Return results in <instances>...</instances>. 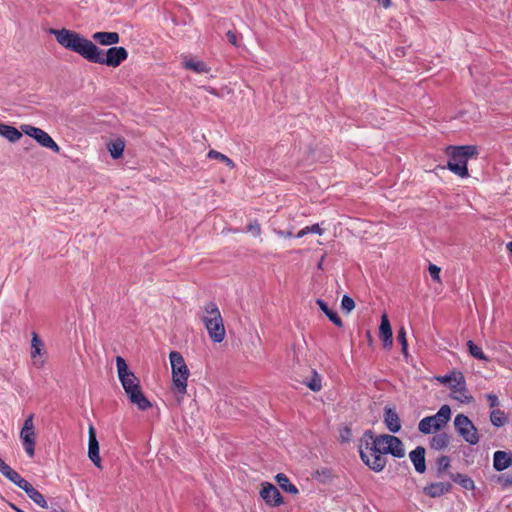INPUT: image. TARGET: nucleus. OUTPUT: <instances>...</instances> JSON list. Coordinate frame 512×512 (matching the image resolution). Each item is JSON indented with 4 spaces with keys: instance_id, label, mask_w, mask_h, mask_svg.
<instances>
[{
    "instance_id": "nucleus-19",
    "label": "nucleus",
    "mask_w": 512,
    "mask_h": 512,
    "mask_svg": "<svg viewBox=\"0 0 512 512\" xmlns=\"http://www.w3.org/2000/svg\"><path fill=\"white\" fill-rule=\"evenodd\" d=\"M22 130H18L14 126L0 123V136L6 138L9 142L15 143L22 137Z\"/></svg>"
},
{
    "instance_id": "nucleus-15",
    "label": "nucleus",
    "mask_w": 512,
    "mask_h": 512,
    "mask_svg": "<svg viewBox=\"0 0 512 512\" xmlns=\"http://www.w3.org/2000/svg\"><path fill=\"white\" fill-rule=\"evenodd\" d=\"M425 448L417 446L409 453V458L414 465L416 472L423 474L426 471Z\"/></svg>"
},
{
    "instance_id": "nucleus-7",
    "label": "nucleus",
    "mask_w": 512,
    "mask_h": 512,
    "mask_svg": "<svg viewBox=\"0 0 512 512\" xmlns=\"http://www.w3.org/2000/svg\"><path fill=\"white\" fill-rule=\"evenodd\" d=\"M454 427L456 432L469 444L475 445L479 442L478 431L473 422L466 415H456Z\"/></svg>"
},
{
    "instance_id": "nucleus-27",
    "label": "nucleus",
    "mask_w": 512,
    "mask_h": 512,
    "mask_svg": "<svg viewBox=\"0 0 512 512\" xmlns=\"http://www.w3.org/2000/svg\"><path fill=\"white\" fill-rule=\"evenodd\" d=\"M449 436L446 433H439L434 435L430 440V446L432 449L441 450L448 446Z\"/></svg>"
},
{
    "instance_id": "nucleus-26",
    "label": "nucleus",
    "mask_w": 512,
    "mask_h": 512,
    "mask_svg": "<svg viewBox=\"0 0 512 512\" xmlns=\"http://www.w3.org/2000/svg\"><path fill=\"white\" fill-rule=\"evenodd\" d=\"M183 66L184 68L193 70L197 73H208L210 71V68L200 60H185L183 62Z\"/></svg>"
},
{
    "instance_id": "nucleus-12",
    "label": "nucleus",
    "mask_w": 512,
    "mask_h": 512,
    "mask_svg": "<svg viewBox=\"0 0 512 512\" xmlns=\"http://www.w3.org/2000/svg\"><path fill=\"white\" fill-rule=\"evenodd\" d=\"M452 485L449 482H433L423 488V493L431 498H437L449 493Z\"/></svg>"
},
{
    "instance_id": "nucleus-17",
    "label": "nucleus",
    "mask_w": 512,
    "mask_h": 512,
    "mask_svg": "<svg viewBox=\"0 0 512 512\" xmlns=\"http://www.w3.org/2000/svg\"><path fill=\"white\" fill-rule=\"evenodd\" d=\"M92 39L102 46H110L118 44L120 36L117 32H95Z\"/></svg>"
},
{
    "instance_id": "nucleus-13",
    "label": "nucleus",
    "mask_w": 512,
    "mask_h": 512,
    "mask_svg": "<svg viewBox=\"0 0 512 512\" xmlns=\"http://www.w3.org/2000/svg\"><path fill=\"white\" fill-rule=\"evenodd\" d=\"M205 327L213 342L220 343L224 340L226 332L222 318H219L212 323H207Z\"/></svg>"
},
{
    "instance_id": "nucleus-38",
    "label": "nucleus",
    "mask_w": 512,
    "mask_h": 512,
    "mask_svg": "<svg viewBox=\"0 0 512 512\" xmlns=\"http://www.w3.org/2000/svg\"><path fill=\"white\" fill-rule=\"evenodd\" d=\"M3 476L6 477L7 479H9L14 484H16V482L21 477V475L18 472H16L15 470H13L11 467H9L6 470V472L3 474Z\"/></svg>"
},
{
    "instance_id": "nucleus-23",
    "label": "nucleus",
    "mask_w": 512,
    "mask_h": 512,
    "mask_svg": "<svg viewBox=\"0 0 512 512\" xmlns=\"http://www.w3.org/2000/svg\"><path fill=\"white\" fill-rule=\"evenodd\" d=\"M451 388H452L451 396L453 399H455L461 403H469L473 399L472 396L467 394L465 384L452 385Z\"/></svg>"
},
{
    "instance_id": "nucleus-46",
    "label": "nucleus",
    "mask_w": 512,
    "mask_h": 512,
    "mask_svg": "<svg viewBox=\"0 0 512 512\" xmlns=\"http://www.w3.org/2000/svg\"><path fill=\"white\" fill-rule=\"evenodd\" d=\"M276 234L280 237H285V238H291L293 236L292 232L291 231H282V230H277L276 231Z\"/></svg>"
},
{
    "instance_id": "nucleus-42",
    "label": "nucleus",
    "mask_w": 512,
    "mask_h": 512,
    "mask_svg": "<svg viewBox=\"0 0 512 512\" xmlns=\"http://www.w3.org/2000/svg\"><path fill=\"white\" fill-rule=\"evenodd\" d=\"M226 36L228 38V41L233 45V46H238V38H237V35L235 32L229 30L227 33H226Z\"/></svg>"
},
{
    "instance_id": "nucleus-18",
    "label": "nucleus",
    "mask_w": 512,
    "mask_h": 512,
    "mask_svg": "<svg viewBox=\"0 0 512 512\" xmlns=\"http://www.w3.org/2000/svg\"><path fill=\"white\" fill-rule=\"evenodd\" d=\"M512 464V453L496 451L493 457V466L496 471H503Z\"/></svg>"
},
{
    "instance_id": "nucleus-21",
    "label": "nucleus",
    "mask_w": 512,
    "mask_h": 512,
    "mask_svg": "<svg viewBox=\"0 0 512 512\" xmlns=\"http://www.w3.org/2000/svg\"><path fill=\"white\" fill-rule=\"evenodd\" d=\"M437 380L442 384H449L450 387H452V385L465 384L464 375L460 371H452L449 374L437 377Z\"/></svg>"
},
{
    "instance_id": "nucleus-8",
    "label": "nucleus",
    "mask_w": 512,
    "mask_h": 512,
    "mask_svg": "<svg viewBox=\"0 0 512 512\" xmlns=\"http://www.w3.org/2000/svg\"><path fill=\"white\" fill-rule=\"evenodd\" d=\"M20 129L24 134L35 139L42 147L51 149L55 153L60 152L59 145L44 130L29 124H22Z\"/></svg>"
},
{
    "instance_id": "nucleus-25",
    "label": "nucleus",
    "mask_w": 512,
    "mask_h": 512,
    "mask_svg": "<svg viewBox=\"0 0 512 512\" xmlns=\"http://www.w3.org/2000/svg\"><path fill=\"white\" fill-rule=\"evenodd\" d=\"M275 479H276L277 483L279 484V486L285 492H288L290 494H298L299 491H298L297 487L290 482V480L288 479V477L285 474L278 473L275 476Z\"/></svg>"
},
{
    "instance_id": "nucleus-41",
    "label": "nucleus",
    "mask_w": 512,
    "mask_h": 512,
    "mask_svg": "<svg viewBox=\"0 0 512 512\" xmlns=\"http://www.w3.org/2000/svg\"><path fill=\"white\" fill-rule=\"evenodd\" d=\"M15 485L24 490L26 493L33 487L32 484L25 480L23 477H20Z\"/></svg>"
},
{
    "instance_id": "nucleus-30",
    "label": "nucleus",
    "mask_w": 512,
    "mask_h": 512,
    "mask_svg": "<svg viewBox=\"0 0 512 512\" xmlns=\"http://www.w3.org/2000/svg\"><path fill=\"white\" fill-rule=\"evenodd\" d=\"M28 497L41 508H48L47 501L43 494L32 487L27 493Z\"/></svg>"
},
{
    "instance_id": "nucleus-51",
    "label": "nucleus",
    "mask_w": 512,
    "mask_h": 512,
    "mask_svg": "<svg viewBox=\"0 0 512 512\" xmlns=\"http://www.w3.org/2000/svg\"><path fill=\"white\" fill-rule=\"evenodd\" d=\"M10 506L12 507V509L15 511V512H24L22 509L16 507L14 504H10Z\"/></svg>"
},
{
    "instance_id": "nucleus-10",
    "label": "nucleus",
    "mask_w": 512,
    "mask_h": 512,
    "mask_svg": "<svg viewBox=\"0 0 512 512\" xmlns=\"http://www.w3.org/2000/svg\"><path fill=\"white\" fill-rule=\"evenodd\" d=\"M88 457L97 468H102L99 442L96 437V430L92 424L88 427Z\"/></svg>"
},
{
    "instance_id": "nucleus-34",
    "label": "nucleus",
    "mask_w": 512,
    "mask_h": 512,
    "mask_svg": "<svg viewBox=\"0 0 512 512\" xmlns=\"http://www.w3.org/2000/svg\"><path fill=\"white\" fill-rule=\"evenodd\" d=\"M467 346L469 349V353L476 359L488 361L487 356L483 353L482 349L477 346L473 341L469 340L467 342Z\"/></svg>"
},
{
    "instance_id": "nucleus-31",
    "label": "nucleus",
    "mask_w": 512,
    "mask_h": 512,
    "mask_svg": "<svg viewBox=\"0 0 512 512\" xmlns=\"http://www.w3.org/2000/svg\"><path fill=\"white\" fill-rule=\"evenodd\" d=\"M207 157L209 159H216L225 163L230 169H233L235 167L234 162L229 157L216 150H210L207 154Z\"/></svg>"
},
{
    "instance_id": "nucleus-22",
    "label": "nucleus",
    "mask_w": 512,
    "mask_h": 512,
    "mask_svg": "<svg viewBox=\"0 0 512 512\" xmlns=\"http://www.w3.org/2000/svg\"><path fill=\"white\" fill-rule=\"evenodd\" d=\"M317 305L321 309V311L329 318V320L334 323L337 327H342L343 322L341 318L338 316L337 312L330 309L325 301L322 299L316 300Z\"/></svg>"
},
{
    "instance_id": "nucleus-47",
    "label": "nucleus",
    "mask_w": 512,
    "mask_h": 512,
    "mask_svg": "<svg viewBox=\"0 0 512 512\" xmlns=\"http://www.w3.org/2000/svg\"><path fill=\"white\" fill-rule=\"evenodd\" d=\"M10 466L0 458V473L3 475Z\"/></svg>"
},
{
    "instance_id": "nucleus-50",
    "label": "nucleus",
    "mask_w": 512,
    "mask_h": 512,
    "mask_svg": "<svg viewBox=\"0 0 512 512\" xmlns=\"http://www.w3.org/2000/svg\"><path fill=\"white\" fill-rule=\"evenodd\" d=\"M51 508L53 509L54 512L62 511L61 507L58 504H52Z\"/></svg>"
},
{
    "instance_id": "nucleus-3",
    "label": "nucleus",
    "mask_w": 512,
    "mask_h": 512,
    "mask_svg": "<svg viewBox=\"0 0 512 512\" xmlns=\"http://www.w3.org/2000/svg\"><path fill=\"white\" fill-rule=\"evenodd\" d=\"M116 367L118 378L129 401L136 405L139 410L145 411L150 408L151 403L143 394L139 379L129 370L126 361L121 356L116 357Z\"/></svg>"
},
{
    "instance_id": "nucleus-24",
    "label": "nucleus",
    "mask_w": 512,
    "mask_h": 512,
    "mask_svg": "<svg viewBox=\"0 0 512 512\" xmlns=\"http://www.w3.org/2000/svg\"><path fill=\"white\" fill-rule=\"evenodd\" d=\"M452 481L458 483L464 489L473 490L475 488L474 481L467 475L461 473H448Z\"/></svg>"
},
{
    "instance_id": "nucleus-20",
    "label": "nucleus",
    "mask_w": 512,
    "mask_h": 512,
    "mask_svg": "<svg viewBox=\"0 0 512 512\" xmlns=\"http://www.w3.org/2000/svg\"><path fill=\"white\" fill-rule=\"evenodd\" d=\"M219 318H222V316L216 303H207L204 307V315L202 317L204 325H206L207 323H212L213 321L218 320Z\"/></svg>"
},
{
    "instance_id": "nucleus-1",
    "label": "nucleus",
    "mask_w": 512,
    "mask_h": 512,
    "mask_svg": "<svg viewBox=\"0 0 512 512\" xmlns=\"http://www.w3.org/2000/svg\"><path fill=\"white\" fill-rule=\"evenodd\" d=\"M50 33L62 47L79 54L91 63L116 68L128 58V52L124 47L113 46L103 50L81 34L66 28L51 29Z\"/></svg>"
},
{
    "instance_id": "nucleus-28",
    "label": "nucleus",
    "mask_w": 512,
    "mask_h": 512,
    "mask_svg": "<svg viewBox=\"0 0 512 512\" xmlns=\"http://www.w3.org/2000/svg\"><path fill=\"white\" fill-rule=\"evenodd\" d=\"M125 144L123 140L117 139L108 145V150L113 159H118L122 156Z\"/></svg>"
},
{
    "instance_id": "nucleus-44",
    "label": "nucleus",
    "mask_w": 512,
    "mask_h": 512,
    "mask_svg": "<svg viewBox=\"0 0 512 512\" xmlns=\"http://www.w3.org/2000/svg\"><path fill=\"white\" fill-rule=\"evenodd\" d=\"M487 399L491 407H497L499 405L498 397L495 394H488Z\"/></svg>"
},
{
    "instance_id": "nucleus-37",
    "label": "nucleus",
    "mask_w": 512,
    "mask_h": 512,
    "mask_svg": "<svg viewBox=\"0 0 512 512\" xmlns=\"http://www.w3.org/2000/svg\"><path fill=\"white\" fill-rule=\"evenodd\" d=\"M341 308L346 313H350L355 308L354 300L350 296L344 295L341 301Z\"/></svg>"
},
{
    "instance_id": "nucleus-48",
    "label": "nucleus",
    "mask_w": 512,
    "mask_h": 512,
    "mask_svg": "<svg viewBox=\"0 0 512 512\" xmlns=\"http://www.w3.org/2000/svg\"><path fill=\"white\" fill-rule=\"evenodd\" d=\"M379 4H381L384 8H389L391 6V0H376Z\"/></svg>"
},
{
    "instance_id": "nucleus-9",
    "label": "nucleus",
    "mask_w": 512,
    "mask_h": 512,
    "mask_svg": "<svg viewBox=\"0 0 512 512\" xmlns=\"http://www.w3.org/2000/svg\"><path fill=\"white\" fill-rule=\"evenodd\" d=\"M34 415L30 414L24 421L23 427L20 431V439L22 441L25 452L29 457H34L35 455V443H36V434L33 423Z\"/></svg>"
},
{
    "instance_id": "nucleus-35",
    "label": "nucleus",
    "mask_w": 512,
    "mask_h": 512,
    "mask_svg": "<svg viewBox=\"0 0 512 512\" xmlns=\"http://www.w3.org/2000/svg\"><path fill=\"white\" fill-rule=\"evenodd\" d=\"M450 467V458L448 456H441L437 459V477H441Z\"/></svg>"
},
{
    "instance_id": "nucleus-52",
    "label": "nucleus",
    "mask_w": 512,
    "mask_h": 512,
    "mask_svg": "<svg viewBox=\"0 0 512 512\" xmlns=\"http://www.w3.org/2000/svg\"><path fill=\"white\" fill-rule=\"evenodd\" d=\"M506 248H507V250H508L509 252H511V253H512V242H508V243L506 244Z\"/></svg>"
},
{
    "instance_id": "nucleus-6",
    "label": "nucleus",
    "mask_w": 512,
    "mask_h": 512,
    "mask_svg": "<svg viewBox=\"0 0 512 512\" xmlns=\"http://www.w3.org/2000/svg\"><path fill=\"white\" fill-rule=\"evenodd\" d=\"M451 408L442 405L435 415L424 417L418 424V430L423 434H430L445 428L451 419Z\"/></svg>"
},
{
    "instance_id": "nucleus-36",
    "label": "nucleus",
    "mask_w": 512,
    "mask_h": 512,
    "mask_svg": "<svg viewBox=\"0 0 512 512\" xmlns=\"http://www.w3.org/2000/svg\"><path fill=\"white\" fill-rule=\"evenodd\" d=\"M397 340L401 344V348H402L403 354L406 356L407 355L408 343H407V339H406V330H405L404 327H401L398 330Z\"/></svg>"
},
{
    "instance_id": "nucleus-45",
    "label": "nucleus",
    "mask_w": 512,
    "mask_h": 512,
    "mask_svg": "<svg viewBox=\"0 0 512 512\" xmlns=\"http://www.w3.org/2000/svg\"><path fill=\"white\" fill-rule=\"evenodd\" d=\"M500 481L504 487H512V476L503 475Z\"/></svg>"
},
{
    "instance_id": "nucleus-43",
    "label": "nucleus",
    "mask_w": 512,
    "mask_h": 512,
    "mask_svg": "<svg viewBox=\"0 0 512 512\" xmlns=\"http://www.w3.org/2000/svg\"><path fill=\"white\" fill-rule=\"evenodd\" d=\"M305 228L308 229V234L309 233H315V234H318V235H322L323 234V229L319 226V224H314L312 226H307Z\"/></svg>"
},
{
    "instance_id": "nucleus-39",
    "label": "nucleus",
    "mask_w": 512,
    "mask_h": 512,
    "mask_svg": "<svg viewBox=\"0 0 512 512\" xmlns=\"http://www.w3.org/2000/svg\"><path fill=\"white\" fill-rule=\"evenodd\" d=\"M440 268L434 264L429 265V273L432 279L436 282H440Z\"/></svg>"
},
{
    "instance_id": "nucleus-16",
    "label": "nucleus",
    "mask_w": 512,
    "mask_h": 512,
    "mask_svg": "<svg viewBox=\"0 0 512 512\" xmlns=\"http://www.w3.org/2000/svg\"><path fill=\"white\" fill-rule=\"evenodd\" d=\"M384 423L391 433H397L401 429V422L398 413L389 407L384 409Z\"/></svg>"
},
{
    "instance_id": "nucleus-5",
    "label": "nucleus",
    "mask_w": 512,
    "mask_h": 512,
    "mask_svg": "<svg viewBox=\"0 0 512 512\" xmlns=\"http://www.w3.org/2000/svg\"><path fill=\"white\" fill-rule=\"evenodd\" d=\"M169 359L172 370L173 389L183 398L187 390V380L190 375L189 369L181 353L172 351L169 354Z\"/></svg>"
},
{
    "instance_id": "nucleus-32",
    "label": "nucleus",
    "mask_w": 512,
    "mask_h": 512,
    "mask_svg": "<svg viewBox=\"0 0 512 512\" xmlns=\"http://www.w3.org/2000/svg\"><path fill=\"white\" fill-rule=\"evenodd\" d=\"M43 350V343L38 337L36 333H33V337L31 340V357L35 358L36 356H40Z\"/></svg>"
},
{
    "instance_id": "nucleus-14",
    "label": "nucleus",
    "mask_w": 512,
    "mask_h": 512,
    "mask_svg": "<svg viewBox=\"0 0 512 512\" xmlns=\"http://www.w3.org/2000/svg\"><path fill=\"white\" fill-rule=\"evenodd\" d=\"M379 337L383 341V345L385 348H391L393 345V333L392 328L389 322V319L386 314H383L381 317V324L379 327Z\"/></svg>"
},
{
    "instance_id": "nucleus-2",
    "label": "nucleus",
    "mask_w": 512,
    "mask_h": 512,
    "mask_svg": "<svg viewBox=\"0 0 512 512\" xmlns=\"http://www.w3.org/2000/svg\"><path fill=\"white\" fill-rule=\"evenodd\" d=\"M362 461L373 471L381 472L387 463V454L396 458L405 456L403 442L390 434L375 435L371 430L365 431L359 447Z\"/></svg>"
},
{
    "instance_id": "nucleus-11",
    "label": "nucleus",
    "mask_w": 512,
    "mask_h": 512,
    "mask_svg": "<svg viewBox=\"0 0 512 512\" xmlns=\"http://www.w3.org/2000/svg\"><path fill=\"white\" fill-rule=\"evenodd\" d=\"M260 496L267 505L272 507L279 506L283 503V498L277 487L268 482L262 484Z\"/></svg>"
},
{
    "instance_id": "nucleus-4",
    "label": "nucleus",
    "mask_w": 512,
    "mask_h": 512,
    "mask_svg": "<svg viewBox=\"0 0 512 512\" xmlns=\"http://www.w3.org/2000/svg\"><path fill=\"white\" fill-rule=\"evenodd\" d=\"M446 153L449 157L447 168L461 178L468 177L467 162L469 158L477 155V147L473 145L448 146Z\"/></svg>"
},
{
    "instance_id": "nucleus-40",
    "label": "nucleus",
    "mask_w": 512,
    "mask_h": 512,
    "mask_svg": "<svg viewBox=\"0 0 512 512\" xmlns=\"http://www.w3.org/2000/svg\"><path fill=\"white\" fill-rule=\"evenodd\" d=\"M247 230L251 232L254 236H260L261 234V227L260 224L257 221H254L253 223H250L247 226Z\"/></svg>"
},
{
    "instance_id": "nucleus-29",
    "label": "nucleus",
    "mask_w": 512,
    "mask_h": 512,
    "mask_svg": "<svg viewBox=\"0 0 512 512\" xmlns=\"http://www.w3.org/2000/svg\"><path fill=\"white\" fill-rule=\"evenodd\" d=\"M303 383L314 392H318L322 388L321 376L315 370L311 371V378L304 380Z\"/></svg>"
},
{
    "instance_id": "nucleus-33",
    "label": "nucleus",
    "mask_w": 512,
    "mask_h": 512,
    "mask_svg": "<svg viewBox=\"0 0 512 512\" xmlns=\"http://www.w3.org/2000/svg\"><path fill=\"white\" fill-rule=\"evenodd\" d=\"M491 423L496 427H501L506 423L505 413L499 409L493 410L490 414Z\"/></svg>"
},
{
    "instance_id": "nucleus-49",
    "label": "nucleus",
    "mask_w": 512,
    "mask_h": 512,
    "mask_svg": "<svg viewBox=\"0 0 512 512\" xmlns=\"http://www.w3.org/2000/svg\"><path fill=\"white\" fill-rule=\"evenodd\" d=\"M307 234H308V229L303 228V229H301V230L297 233L296 237H297V238H302V237H304V236H305V235H307Z\"/></svg>"
}]
</instances>
